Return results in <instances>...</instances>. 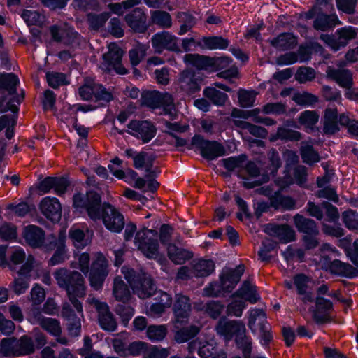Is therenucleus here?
<instances>
[{
    "mask_svg": "<svg viewBox=\"0 0 358 358\" xmlns=\"http://www.w3.org/2000/svg\"><path fill=\"white\" fill-rule=\"evenodd\" d=\"M53 275L58 286L66 290L69 300L76 310L79 316H83V306L78 298H84L86 295V286L83 275L76 271L66 268L57 269Z\"/></svg>",
    "mask_w": 358,
    "mask_h": 358,
    "instance_id": "f257e3e1",
    "label": "nucleus"
},
{
    "mask_svg": "<svg viewBox=\"0 0 358 358\" xmlns=\"http://www.w3.org/2000/svg\"><path fill=\"white\" fill-rule=\"evenodd\" d=\"M122 273L134 293L139 298H149L155 293L156 286L149 274L125 267L122 268Z\"/></svg>",
    "mask_w": 358,
    "mask_h": 358,
    "instance_id": "f03ea898",
    "label": "nucleus"
},
{
    "mask_svg": "<svg viewBox=\"0 0 358 358\" xmlns=\"http://www.w3.org/2000/svg\"><path fill=\"white\" fill-rule=\"evenodd\" d=\"M108 49V52L102 55L103 62L100 64V68L107 73L114 70L117 74H126L127 70L122 64L124 55L122 49L116 43H109Z\"/></svg>",
    "mask_w": 358,
    "mask_h": 358,
    "instance_id": "7ed1b4c3",
    "label": "nucleus"
},
{
    "mask_svg": "<svg viewBox=\"0 0 358 358\" xmlns=\"http://www.w3.org/2000/svg\"><path fill=\"white\" fill-rule=\"evenodd\" d=\"M87 302L95 308L98 322L103 330L112 332L117 329V322L107 303L101 301L92 295H89Z\"/></svg>",
    "mask_w": 358,
    "mask_h": 358,
    "instance_id": "20e7f679",
    "label": "nucleus"
},
{
    "mask_svg": "<svg viewBox=\"0 0 358 358\" xmlns=\"http://www.w3.org/2000/svg\"><path fill=\"white\" fill-rule=\"evenodd\" d=\"M101 203L99 194L92 191L88 192L85 196L76 194L73 197V206L76 208H85L88 216L94 221L100 220Z\"/></svg>",
    "mask_w": 358,
    "mask_h": 358,
    "instance_id": "39448f33",
    "label": "nucleus"
},
{
    "mask_svg": "<svg viewBox=\"0 0 358 358\" xmlns=\"http://www.w3.org/2000/svg\"><path fill=\"white\" fill-rule=\"evenodd\" d=\"M157 235L156 230L143 228L138 231L135 236L136 245L150 259L155 258L158 254L159 243L156 238Z\"/></svg>",
    "mask_w": 358,
    "mask_h": 358,
    "instance_id": "423d86ee",
    "label": "nucleus"
},
{
    "mask_svg": "<svg viewBox=\"0 0 358 358\" xmlns=\"http://www.w3.org/2000/svg\"><path fill=\"white\" fill-rule=\"evenodd\" d=\"M101 216L103 224L107 229L113 232L119 233L124 227L123 215L114 206L108 203L100 206Z\"/></svg>",
    "mask_w": 358,
    "mask_h": 358,
    "instance_id": "0eeeda50",
    "label": "nucleus"
},
{
    "mask_svg": "<svg viewBox=\"0 0 358 358\" xmlns=\"http://www.w3.org/2000/svg\"><path fill=\"white\" fill-rule=\"evenodd\" d=\"M192 145L199 148L201 156L208 160L215 159L225 154V149L221 143L205 140L200 135H195L192 138Z\"/></svg>",
    "mask_w": 358,
    "mask_h": 358,
    "instance_id": "6e6552de",
    "label": "nucleus"
},
{
    "mask_svg": "<svg viewBox=\"0 0 358 358\" xmlns=\"http://www.w3.org/2000/svg\"><path fill=\"white\" fill-rule=\"evenodd\" d=\"M257 322H258L261 338L264 341V344L267 345L272 340V335L270 332L271 327L266 321V313L262 309H252L250 311L248 327L253 332L257 329Z\"/></svg>",
    "mask_w": 358,
    "mask_h": 358,
    "instance_id": "1a4fd4ad",
    "label": "nucleus"
},
{
    "mask_svg": "<svg viewBox=\"0 0 358 358\" xmlns=\"http://www.w3.org/2000/svg\"><path fill=\"white\" fill-rule=\"evenodd\" d=\"M151 43L155 52L159 54L164 50L178 53L182 52L178 45V38L166 31L154 34L151 38Z\"/></svg>",
    "mask_w": 358,
    "mask_h": 358,
    "instance_id": "9d476101",
    "label": "nucleus"
},
{
    "mask_svg": "<svg viewBox=\"0 0 358 358\" xmlns=\"http://www.w3.org/2000/svg\"><path fill=\"white\" fill-rule=\"evenodd\" d=\"M217 334L224 337L226 341H231L233 337L237 338L241 333H245L244 323L240 320H229L221 317L215 327Z\"/></svg>",
    "mask_w": 358,
    "mask_h": 358,
    "instance_id": "9b49d317",
    "label": "nucleus"
},
{
    "mask_svg": "<svg viewBox=\"0 0 358 358\" xmlns=\"http://www.w3.org/2000/svg\"><path fill=\"white\" fill-rule=\"evenodd\" d=\"M79 94L83 100L89 101L95 97L96 101H110L113 97L112 94L101 85L94 81H87L79 88Z\"/></svg>",
    "mask_w": 358,
    "mask_h": 358,
    "instance_id": "f8f14e48",
    "label": "nucleus"
},
{
    "mask_svg": "<svg viewBox=\"0 0 358 358\" xmlns=\"http://www.w3.org/2000/svg\"><path fill=\"white\" fill-rule=\"evenodd\" d=\"M34 257L29 255L25 263L18 271V277L15 278L10 285L11 290L19 295L24 293L29 287L30 278L28 275L33 268Z\"/></svg>",
    "mask_w": 358,
    "mask_h": 358,
    "instance_id": "ddd939ff",
    "label": "nucleus"
},
{
    "mask_svg": "<svg viewBox=\"0 0 358 358\" xmlns=\"http://www.w3.org/2000/svg\"><path fill=\"white\" fill-rule=\"evenodd\" d=\"M173 311L176 324L181 325L186 324L192 311L190 299L181 293L176 294Z\"/></svg>",
    "mask_w": 358,
    "mask_h": 358,
    "instance_id": "4468645a",
    "label": "nucleus"
},
{
    "mask_svg": "<svg viewBox=\"0 0 358 358\" xmlns=\"http://www.w3.org/2000/svg\"><path fill=\"white\" fill-rule=\"evenodd\" d=\"M264 231L284 243L293 241L296 238L295 231L287 224L268 223L264 225Z\"/></svg>",
    "mask_w": 358,
    "mask_h": 358,
    "instance_id": "2eb2a0df",
    "label": "nucleus"
},
{
    "mask_svg": "<svg viewBox=\"0 0 358 358\" xmlns=\"http://www.w3.org/2000/svg\"><path fill=\"white\" fill-rule=\"evenodd\" d=\"M128 128L132 131L131 134L141 138L144 143L152 139L157 133L155 126L150 121L132 120L128 125Z\"/></svg>",
    "mask_w": 358,
    "mask_h": 358,
    "instance_id": "dca6fc26",
    "label": "nucleus"
},
{
    "mask_svg": "<svg viewBox=\"0 0 358 358\" xmlns=\"http://www.w3.org/2000/svg\"><path fill=\"white\" fill-rule=\"evenodd\" d=\"M327 77L336 82L340 87L350 90L354 85L353 75L348 69H336L335 66H329L326 70Z\"/></svg>",
    "mask_w": 358,
    "mask_h": 358,
    "instance_id": "f3484780",
    "label": "nucleus"
},
{
    "mask_svg": "<svg viewBox=\"0 0 358 358\" xmlns=\"http://www.w3.org/2000/svg\"><path fill=\"white\" fill-rule=\"evenodd\" d=\"M180 88L188 94H192L200 90L202 79L198 73L192 70L182 71L179 77Z\"/></svg>",
    "mask_w": 358,
    "mask_h": 358,
    "instance_id": "a211bd4d",
    "label": "nucleus"
},
{
    "mask_svg": "<svg viewBox=\"0 0 358 358\" xmlns=\"http://www.w3.org/2000/svg\"><path fill=\"white\" fill-rule=\"evenodd\" d=\"M333 310V304L329 300L323 297H317L315 309L313 313V320L317 324L329 322L331 320V315Z\"/></svg>",
    "mask_w": 358,
    "mask_h": 358,
    "instance_id": "6ab92c4d",
    "label": "nucleus"
},
{
    "mask_svg": "<svg viewBox=\"0 0 358 358\" xmlns=\"http://www.w3.org/2000/svg\"><path fill=\"white\" fill-rule=\"evenodd\" d=\"M124 20L134 32L145 33L148 29L147 16L140 8H134L131 13L127 14Z\"/></svg>",
    "mask_w": 358,
    "mask_h": 358,
    "instance_id": "aec40b11",
    "label": "nucleus"
},
{
    "mask_svg": "<svg viewBox=\"0 0 358 358\" xmlns=\"http://www.w3.org/2000/svg\"><path fill=\"white\" fill-rule=\"evenodd\" d=\"M41 213L52 222H58L62 215V206L56 198L45 197L40 203Z\"/></svg>",
    "mask_w": 358,
    "mask_h": 358,
    "instance_id": "412c9836",
    "label": "nucleus"
},
{
    "mask_svg": "<svg viewBox=\"0 0 358 358\" xmlns=\"http://www.w3.org/2000/svg\"><path fill=\"white\" fill-rule=\"evenodd\" d=\"M52 38L57 42L70 44L74 42L78 36L73 29L66 24L62 26L54 25L50 27Z\"/></svg>",
    "mask_w": 358,
    "mask_h": 358,
    "instance_id": "4be33fe9",
    "label": "nucleus"
},
{
    "mask_svg": "<svg viewBox=\"0 0 358 358\" xmlns=\"http://www.w3.org/2000/svg\"><path fill=\"white\" fill-rule=\"evenodd\" d=\"M244 272L243 266H238L235 269H228L220 275L221 287L225 292H231L239 282Z\"/></svg>",
    "mask_w": 358,
    "mask_h": 358,
    "instance_id": "5701e85b",
    "label": "nucleus"
},
{
    "mask_svg": "<svg viewBox=\"0 0 358 358\" xmlns=\"http://www.w3.org/2000/svg\"><path fill=\"white\" fill-rule=\"evenodd\" d=\"M155 157L149 155L145 152H141L134 157V166L136 169H142L145 167V172L149 173L150 176H157L160 173L158 167H153V163Z\"/></svg>",
    "mask_w": 358,
    "mask_h": 358,
    "instance_id": "b1692460",
    "label": "nucleus"
},
{
    "mask_svg": "<svg viewBox=\"0 0 358 358\" xmlns=\"http://www.w3.org/2000/svg\"><path fill=\"white\" fill-rule=\"evenodd\" d=\"M24 238L33 248H40L44 243L45 232L38 226L29 225L24 229Z\"/></svg>",
    "mask_w": 358,
    "mask_h": 358,
    "instance_id": "393cba45",
    "label": "nucleus"
},
{
    "mask_svg": "<svg viewBox=\"0 0 358 358\" xmlns=\"http://www.w3.org/2000/svg\"><path fill=\"white\" fill-rule=\"evenodd\" d=\"M293 221L299 232L303 233L304 235H319V228L315 220L302 215L296 214L294 216Z\"/></svg>",
    "mask_w": 358,
    "mask_h": 358,
    "instance_id": "a878e982",
    "label": "nucleus"
},
{
    "mask_svg": "<svg viewBox=\"0 0 358 358\" xmlns=\"http://www.w3.org/2000/svg\"><path fill=\"white\" fill-rule=\"evenodd\" d=\"M215 269V264L210 259H198L191 263V273L196 278H204L210 275Z\"/></svg>",
    "mask_w": 358,
    "mask_h": 358,
    "instance_id": "bb28decb",
    "label": "nucleus"
},
{
    "mask_svg": "<svg viewBox=\"0 0 358 358\" xmlns=\"http://www.w3.org/2000/svg\"><path fill=\"white\" fill-rule=\"evenodd\" d=\"M338 24L340 22L336 14L327 15L320 13L317 15L313 22V27L316 30L326 31L332 29Z\"/></svg>",
    "mask_w": 358,
    "mask_h": 358,
    "instance_id": "cd10ccee",
    "label": "nucleus"
},
{
    "mask_svg": "<svg viewBox=\"0 0 358 358\" xmlns=\"http://www.w3.org/2000/svg\"><path fill=\"white\" fill-rule=\"evenodd\" d=\"M329 270L331 273L353 278L358 275V270L349 264L343 263L339 259H334L329 265Z\"/></svg>",
    "mask_w": 358,
    "mask_h": 358,
    "instance_id": "c85d7f7f",
    "label": "nucleus"
},
{
    "mask_svg": "<svg viewBox=\"0 0 358 358\" xmlns=\"http://www.w3.org/2000/svg\"><path fill=\"white\" fill-rule=\"evenodd\" d=\"M113 295L117 301L124 303H127L131 298V294L127 285L120 276L114 278Z\"/></svg>",
    "mask_w": 358,
    "mask_h": 358,
    "instance_id": "c756f323",
    "label": "nucleus"
},
{
    "mask_svg": "<svg viewBox=\"0 0 358 358\" xmlns=\"http://www.w3.org/2000/svg\"><path fill=\"white\" fill-rule=\"evenodd\" d=\"M169 258L176 264H182L193 257V253L186 249L177 247L173 243L167 245Z\"/></svg>",
    "mask_w": 358,
    "mask_h": 358,
    "instance_id": "7c9ffc66",
    "label": "nucleus"
},
{
    "mask_svg": "<svg viewBox=\"0 0 358 358\" xmlns=\"http://www.w3.org/2000/svg\"><path fill=\"white\" fill-rule=\"evenodd\" d=\"M184 61L198 69L209 70L212 68V57L199 54H186Z\"/></svg>",
    "mask_w": 358,
    "mask_h": 358,
    "instance_id": "2f4dec72",
    "label": "nucleus"
},
{
    "mask_svg": "<svg viewBox=\"0 0 358 358\" xmlns=\"http://www.w3.org/2000/svg\"><path fill=\"white\" fill-rule=\"evenodd\" d=\"M323 130L328 134H333L338 131V112L336 108H328L325 110Z\"/></svg>",
    "mask_w": 358,
    "mask_h": 358,
    "instance_id": "473e14b6",
    "label": "nucleus"
},
{
    "mask_svg": "<svg viewBox=\"0 0 358 358\" xmlns=\"http://www.w3.org/2000/svg\"><path fill=\"white\" fill-rule=\"evenodd\" d=\"M296 43V38L289 33H282L271 41V45L280 50L292 49Z\"/></svg>",
    "mask_w": 358,
    "mask_h": 358,
    "instance_id": "72a5a7b5",
    "label": "nucleus"
},
{
    "mask_svg": "<svg viewBox=\"0 0 358 358\" xmlns=\"http://www.w3.org/2000/svg\"><path fill=\"white\" fill-rule=\"evenodd\" d=\"M232 296L241 297L251 303H255L259 300L256 287L252 285L249 281H245L241 287L234 293Z\"/></svg>",
    "mask_w": 358,
    "mask_h": 358,
    "instance_id": "f704fd0d",
    "label": "nucleus"
},
{
    "mask_svg": "<svg viewBox=\"0 0 358 358\" xmlns=\"http://www.w3.org/2000/svg\"><path fill=\"white\" fill-rule=\"evenodd\" d=\"M69 236L77 249H83L91 243L90 235L80 229H71L69 231Z\"/></svg>",
    "mask_w": 358,
    "mask_h": 358,
    "instance_id": "c9c22d12",
    "label": "nucleus"
},
{
    "mask_svg": "<svg viewBox=\"0 0 358 358\" xmlns=\"http://www.w3.org/2000/svg\"><path fill=\"white\" fill-rule=\"evenodd\" d=\"M110 17V13L108 12L99 14L89 13L86 16V20L90 29L99 31L104 27Z\"/></svg>",
    "mask_w": 358,
    "mask_h": 358,
    "instance_id": "e433bc0d",
    "label": "nucleus"
},
{
    "mask_svg": "<svg viewBox=\"0 0 358 358\" xmlns=\"http://www.w3.org/2000/svg\"><path fill=\"white\" fill-rule=\"evenodd\" d=\"M233 123L235 127L248 131L255 137L265 138L268 135V131L265 128L252 124L246 121L234 120Z\"/></svg>",
    "mask_w": 358,
    "mask_h": 358,
    "instance_id": "4c0bfd02",
    "label": "nucleus"
},
{
    "mask_svg": "<svg viewBox=\"0 0 358 358\" xmlns=\"http://www.w3.org/2000/svg\"><path fill=\"white\" fill-rule=\"evenodd\" d=\"M300 153L303 162L310 164L320 161V157L313 146V144L308 141H302L301 143Z\"/></svg>",
    "mask_w": 358,
    "mask_h": 358,
    "instance_id": "58836bf2",
    "label": "nucleus"
},
{
    "mask_svg": "<svg viewBox=\"0 0 358 358\" xmlns=\"http://www.w3.org/2000/svg\"><path fill=\"white\" fill-rule=\"evenodd\" d=\"M201 327L197 325H190L182 327L176 331L174 340L178 343H182L195 337L200 331Z\"/></svg>",
    "mask_w": 358,
    "mask_h": 358,
    "instance_id": "ea45409f",
    "label": "nucleus"
},
{
    "mask_svg": "<svg viewBox=\"0 0 358 358\" xmlns=\"http://www.w3.org/2000/svg\"><path fill=\"white\" fill-rule=\"evenodd\" d=\"M168 334V328L165 324H152L146 330L147 337L152 342L162 341Z\"/></svg>",
    "mask_w": 358,
    "mask_h": 358,
    "instance_id": "a19ab883",
    "label": "nucleus"
},
{
    "mask_svg": "<svg viewBox=\"0 0 358 358\" xmlns=\"http://www.w3.org/2000/svg\"><path fill=\"white\" fill-rule=\"evenodd\" d=\"M201 41L203 45H201L200 43L198 45L201 46L202 48L209 50L226 49L229 44V41L227 39L221 36L203 37Z\"/></svg>",
    "mask_w": 358,
    "mask_h": 358,
    "instance_id": "79ce46f5",
    "label": "nucleus"
},
{
    "mask_svg": "<svg viewBox=\"0 0 358 358\" xmlns=\"http://www.w3.org/2000/svg\"><path fill=\"white\" fill-rule=\"evenodd\" d=\"M150 20L152 24L161 28L168 29L172 25V18L170 14L164 10H154L151 12Z\"/></svg>",
    "mask_w": 358,
    "mask_h": 358,
    "instance_id": "37998d69",
    "label": "nucleus"
},
{
    "mask_svg": "<svg viewBox=\"0 0 358 358\" xmlns=\"http://www.w3.org/2000/svg\"><path fill=\"white\" fill-rule=\"evenodd\" d=\"M40 327L53 336H61L62 327L58 320L52 317L42 318L40 320Z\"/></svg>",
    "mask_w": 358,
    "mask_h": 358,
    "instance_id": "c03bdc74",
    "label": "nucleus"
},
{
    "mask_svg": "<svg viewBox=\"0 0 358 358\" xmlns=\"http://www.w3.org/2000/svg\"><path fill=\"white\" fill-rule=\"evenodd\" d=\"M301 138L300 132L287 129L285 127H278L276 134L271 138V141L280 139L285 141H298Z\"/></svg>",
    "mask_w": 358,
    "mask_h": 358,
    "instance_id": "a18cd8bd",
    "label": "nucleus"
},
{
    "mask_svg": "<svg viewBox=\"0 0 358 358\" xmlns=\"http://www.w3.org/2000/svg\"><path fill=\"white\" fill-rule=\"evenodd\" d=\"M17 357L30 355L34 352V343L30 337L23 336L20 339H17Z\"/></svg>",
    "mask_w": 358,
    "mask_h": 358,
    "instance_id": "49530a36",
    "label": "nucleus"
},
{
    "mask_svg": "<svg viewBox=\"0 0 358 358\" xmlns=\"http://www.w3.org/2000/svg\"><path fill=\"white\" fill-rule=\"evenodd\" d=\"M17 343V338L14 337L2 339L0 347V355L3 357H17L16 350Z\"/></svg>",
    "mask_w": 358,
    "mask_h": 358,
    "instance_id": "de8ad7c7",
    "label": "nucleus"
},
{
    "mask_svg": "<svg viewBox=\"0 0 358 358\" xmlns=\"http://www.w3.org/2000/svg\"><path fill=\"white\" fill-rule=\"evenodd\" d=\"M160 106L164 107L165 114L170 115L171 119L176 116V110L174 104V99L173 96L167 92H160Z\"/></svg>",
    "mask_w": 358,
    "mask_h": 358,
    "instance_id": "09e8293b",
    "label": "nucleus"
},
{
    "mask_svg": "<svg viewBox=\"0 0 358 358\" xmlns=\"http://www.w3.org/2000/svg\"><path fill=\"white\" fill-rule=\"evenodd\" d=\"M177 18L179 22L182 24L178 31L179 35L185 34L196 24L195 17L188 13H178Z\"/></svg>",
    "mask_w": 358,
    "mask_h": 358,
    "instance_id": "8fccbe9b",
    "label": "nucleus"
},
{
    "mask_svg": "<svg viewBox=\"0 0 358 358\" xmlns=\"http://www.w3.org/2000/svg\"><path fill=\"white\" fill-rule=\"evenodd\" d=\"M17 83L18 79L13 73L0 75V89L8 90L10 94L15 93Z\"/></svg>",
    "mask_w": 358,
    "mask_h": 358,
    "instance_id": "3c124183",
    "label": "nucleus"
},
{
    "mask_svg": "<svg viewBox=\"0 0 358 358\" xmlns=\"http://www.w3.org/2000/svg\"><path fill=\"white\" fill-rule=\"evenodd\" d=\"M204 96L214 104L222 106L227 99V95L214 87H206L203 91Z\"/></svg>",
    "mask_w": 358,
    "mask_h": 358,
    "instance_id": "603ef678",
    "label": "nucleus"
},
{
    "mask_svg": "<svg viewBox=\"0 0 358 358\" xmlns=\"http://www.w3.org/2000/svg\"><path fill=\"white\" fill-rule=\"evenodd\" d=\"M160 92L157 91L144 92L141 95V103L151 108L160 107Z\"/></svg>",
    "mask_w": 358,
    "mask_h": 358,
    "instance_id": "864d4df0",
    "label": "nucleus"
},
{
    "mask_svg": "<svg viewBox=\"0 0 358 358\" xmlns=\"http://www.w3.org/2000/svg\"><path fill=\"white\" fill-rule=\"evenodd\" d=\"M108 261L106 257L101 253H97L95 259L92 262L90 271L108 275Z\"/></svg>",
    "mask_w": 358,
    "mask_h": 358,
    "instance_id": "5fc2aeb1",
    "label": "nucleus"
},
{
    "mask_svg": "<svg viewBox=\"0 0 358 358\" xmlns=\"http://www.w3.org/2000/svg\"><path fill=\"white\" fill-rule=\"evenodd\" d=\"M238 348L241 350L244 358H250L252 352V340L245 335V333H241L235 338Z\"/></svg>",
    "mask_w": 358,
    "mask_h": 358,
    "instance_id": "6e6d98bb",
    "label": "nucleus"
},
{
    "mask_svg": "<svg viewBox=\"0 0 358 358\" xmlns=\"http://www.w3.org/2000/svg\"><path fill=\"white\" fill-rule=\"evenodd\" d=\"M66 235L64 232H59L57 236L50 235L47 238V242L44 247L47 250H52L54 249L65 248Z\"/></svg>",
    "mask_w": 358,
    "mask_h": 358,
    "instance_id": "4d7b16f0",
    "label": "nucleus"
},
{
    "mask_svg": "<svg viewBox=\"0 0 358 358\" xmlns=\"http://www.w3.org/2000/svg\"><path fill=\"white\" fill-rule=\"evenodd\" d=\"M245 161L246 156L245 155H241L238 157H231L221 160L224 168L229 171L243 167Z\"/></svg>",
    "mask_w": 358,
    "mask_h": 358,
    "instance_id": "13d9d810",
    "label": "nucleus"
},
{
    "mask_svg": "<svg viewBox=\"0 0 358 358\" xmlns=\"http://www.w3.org/2000/svg\"><path fill=\"white\" fill-rule=\"evenodd\" d=\"M147 49L145 45L139 43L129 51V60L132 66H137L141 62L145 56Z\"/></svg>",
    "mask_w": 358,
    "mask_h": 358,
    "instance_id": "bf43d9fd",
    "label": "nucleus"
},
{
    "mask_svg": "<svg viewBox=\"0 0 358 358\" xmlns=\"http://www.w3.org/2000/svg\"><path fill=\"white\" fill-rule=\"evenodd\" d=\"M316 72L314 69L308 66L299 67L295 74V79L300 83H305L315 79Z\"/></svg>",
    "mask_w": 358,
    "mask_h": 358,
    "instance_id": "052dcab7",
    "label": "nucleus"
},
{
    "mask_svg": "<svg viewBox=\"0 0 358 358\" xmlns=\"http://www.w3.org/2000/svg\"><path fill=\"white\" fill-rule=\"evenodd\" d=\"M46 79L48 85L52 88H57L61 85H67L65 74L59 72H47Z\"/></svg>",
    "mask_w": 358,
    "mask_h": 358,
    "instance_id": "680f3d73",
    "label": "nucleus"
},
{
    "mask_svg": "<svg viewBox=\"0 0 358 358\" xmlns=\"http://www.w3.org/2000/svg\"><path fill=\"white\" fill-rule=\"evenodd\" d=\"M336 34L338 35L340 45L345 47L348 43V41L354 39L357 36L355 29L351 27H343L336 31Z\"/></svg>",
    "mask_w": 358,
    "mask_h": 358,
    "instance_id": "e2e57ef3",
    "label": "nucleus"
},
{
    "mask_svg": "<svg viewBox=\"0 0 358 358\" xmlns=\"http://www.w3.org/2000/svg\"><path fill=\"white\" fill-rule=\"evenodd\" d=\"M276 245V243L270 238H265L262 242V247L258 252L259 259L263 262H269L271 256L268 255Z\"/></svg>",
    "mask_w": 358,
    "mask_h": 358,
    "instance_id": "0e129e2a",
    "label": "nucleus"
},
{
    "mask_svg": "<svg viewBox=\"0 0 358 358\" xmlns=\"http://www.w3.org/2000/svg\"><path fill=\"white\" fill-rule=\"evenodd\" d=\"M115 313L120 317L122 322L127 324L134 314V309L129 305L122 303L117 304L115 308Z\"/></svg>",
    "mask_w": 358,
    "mask_h": 358,
    "instance_id": "69168bd1",
    "label": "nucleus"
},
{
    "mask_svg": "<svg viewBox=\"0 0 358 358\" xmlns=\"http://www.w3.org/2000/svg\"><path fill=\"white\" fill-rule=\"evenodd\" d=\"M319 120V114L315 110H306L301 113L299 122L306 127H313Z\"/></svg>",
    "mask_w": 358,
    "mask_h": 358,
    "instance_id": "338daca9",
    "label": "nucleus"
},
{
    "mask_svg": "<svg viewBox=\"0 0 358 358\" xmlns=\"http://www.w3.org/2000/svg\"><path fill=\"white\" fill-rule=\"evenodd\" d=\"M267 157L269 162L268 169L270 172L271 174L275 175L282 165L279 152L275 148H272L268 150Z\"/></svg>",
    "mask_w": 358,
    "mask_h": 358,
    "instance_id": "774afa93",
    "label": "nucleus"
}]
</instances>
